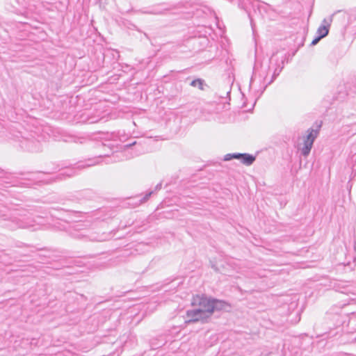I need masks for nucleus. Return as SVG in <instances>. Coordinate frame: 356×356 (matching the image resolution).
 <instances>
[{"instance_id": "nucleus-7", "label": "nucleus", "mask_w": 356, "mask_h": 356, "mask_svg": "<svg viewBox=\"0 0 356 356\" xmlns=\"http://www.w3.org/2000/svg\"><path fill=\"white\" fill-rule=\"evenodd\" d=\"M241 155H242V154H234L232 157H233V159H241Z\"/></svg>"}, {"instance_id": "nucleus-6", "label": "nucleus", "mask_w": 356, "mask_h": 356, "mask_svg": "<svg viewBox=\"0 0 356 356\" xmlns=\"http://www.w3.org/2000/svg\"><path fill=\"white\" fill-rule=\"evenodd\" d=\"M321 39V38L318 36L317 38H316L314 40H312V45L316 44Z\"/></svg>"}, {"instance_id": "nucleus-5", "label": "nucleus", "mask_w": 356, "mask_h": 356, "mask_svg": "<svg viewBox=\"0 0 356 356\" xmlns=\"http://www.w3.org/2000/svg\"><path fill=\"white\" fill-rule=\"evenodd\" d=\"M191 85L193 87H197L200 90H203V82L200 79L193 80L191 82Z\"/></svg>"}, {"instance_id": "nucleus-3", "label": "nucleus", "mask_w": 356, "mask_h": 356, "mask_svg": "<svg viewBox=\"0 0 356 356\" xmlns=\"http://www.w3.org/2000/svg\"><path fill=\"white\" fill-rule=\"evenodd\" d=\"M255 160V157L252 155L248 154H242L241 161V162L246 165H251Z\"/></svg>"}, {"instance_id": "nucleus-4", "label": "nucleus", "mask_w": 356, "mask_h": 356, "mask_svg": "<svg viewBox=\"0 0 356 356\" xmlns=\"http://www.w3.org/2000/svg\"><path fill=\"white\" fill-rule=\"evenodd\" d=\"M329 32L328 27L327 26L323 25L318 27L317 33L318 36L321 38L325 37Z\"/></svg>"}, {"instance_id": "nucleus-8", "label": "nucleus", "mask_w": 356, "mask_h": 356, "mask_svg": "<svg viewBox=\"0 0 356 356\" xmlns=\"http://www.w3.org/2000/svg\"><path fill=\"white\" fill-rule=\"evenodd\" d=\"M233 154H227L225 157V161H229L233 159L232 157Z\"/></svg>"}, {"instance_id": "nucleus-2", "label": "nucleus", "mask_w": 356, "mask_h": 356, "mask_svg": "<svg viewBox=\"0 0 356 356\" xmlns=\"http://www.w3.org/2000/svg\"><path fill=\"white\" fill-rule=\"evenodd\" d=\"M317 134H318V132L316 131H314L312 129L309 131L307 138L305 139L304 147L302 149V153L305 156L308 155V154L309 153V152L312 149L313 143L317 136Z\"/></svg>"}, {"instance_id": "nucleus-1", "label": "nucleus", "mask_w": 356, "mask_h": 356, "mask_svg": "<svg viewBox=\"0 0 356 356\" xmlns=\"http://www.w3.org/2000/svg\"><path fill=\"white\" fill-rule=\"evenodd\" d=\"M191 305L194 309L188 311L186 316L189 321L196 322L210 317L215 310L223 308L225 303L203 295H196L193 296Z\"/></svg>"}]
</instances>
